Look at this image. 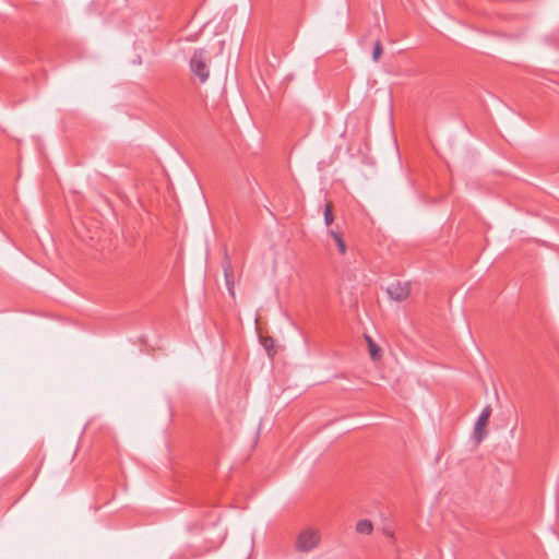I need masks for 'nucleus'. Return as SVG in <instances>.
Returning a JSON list of instances; mask_svg holds the SVG:
<instances>
[{
  "label": "nucleus",
  "mask_w": 559,
  "mask_h": 559,
  "mask_svg": "<svg viewBox=\"0 0 559 559\" xmlns=\"http://www.w3.org/2000/svg\"><path fill=\"white\" fill-rule=\"evenodd\" d=\"M372 530H373V526H372V523L369 520H360L356 524V531L359 534L369 535V534H371Z\"/></svg>",
  "instance_id": "nucleus-8"
},
{
  "label": "nucleus",
  "mask_w": 559,
  "mask_h": 559,
  "mask_svg": "<svg viewBox=\"0 0 559 559\" xmlns=\"http://www.w3.org/2000/svg\"><path fill=\"white\" fill-rule=\"evenodd\" d=\"M225 277H226V284H227L228 290L231 295H234V281H233V274L230 271V266H228V269H225Z\"/></svg>",
  "instance_id": "nucleus-10"
},
{
  "label": "nucleus",
  "mask_w": 559,
  "mask_h": 559,
  "mask_svg": "<svg viewBox=\"0 0 559 559\" xmlns=\"http://www.w3.org/2000/svg\"><path fill=\"white\" fill-rule=\"evenodd\" d=\"M190 69L201 83L207 81L210 71L207 67V57L202 49L195 50L190 59Z\"/></svg>",
  "instance_id": "nucleus-2"
},
{
  "label": "nucleus",
  "mask_w": 559,
  "mask_h": 559,
  "mask_svg": "<svg viewBox=\"0 0 559 559\" xmlns=\"http://www.w3.org/2000/svg\"><path fill=\"white\" fill-rule=\"evenodd\" d=\"M321 540L319 528L306 527L298 534L296 538V549L301 552H308L316 548Z\"/></svg>",
  "instance_id": "nucleus-1"
},
{
  "label": "nucleus",
  "mask_w": 559,
  "mask_h": 559,
  "mask_svg": "<svg viewBox=\"0 0 559 559\" xmlns=\"http://www.w3.org/2000/svg\"><path fill=\"white\" fill-rule=\"evenodd\" d=\"M491 416V407L487 405L479 415L475 428H474V437L477 442H480L486 435V427L488 425L489 418Z\"/></svg>",
  "instance_id": "nucleus-4"
},
{
  "label": "nucleus",
  "mask_w": 559,
  "mask_h": 559,
  "mask_svg": "<svg viewBox=\"0 0 559 559\" xmlns=\"http://www.w3.org/2000/svg\"><path fill=\"white\" fill-rule=\"evenodd\" d=\"M365 340L368 345L369 354L372 360H380L382 357L381 348L374 343L372 337L368 334H365Z\"/></svg>",
  "instance_id": "nucleus-5"
},
{
  "label": "nucleus",
  "mask_w": 559,
  "mask_h": 559,
  "mask_svg": "<svg viewBox=\"0 0 559 559\" xmlns=\"http://www.w3.org/2000/svg\"><path fill=\"white\" fill-rule=\"evenodd\" d=\"M255 324H257V329L259 330L261 344L266 349L267 354L270 356H273L275 354V350H274V340L271 336H263L261 334V332H260V329H261L260 328V321H259L258 318L255 320Z\"/></svg>",
  "instance_id": "nucleus-6"
},
{
  "label": "nucleus",
  "mask_w": 559,
  "mask_h": 559,
  "mask_svg": "<svg viewBox=\"0 0 559 559\" xmlns=\"http://www.w3.org/2000/svg\"><path fill=\"white\" fill-rule=\"evenodd\" d=\"M324 222L328 226H330L334 222V214L332 203L329 202L325 204L324 209Z\"/></svg>",
  "instance_id": "nucleus-9"
},
{
  "label": "nucleus",
  "mask_w": 559,
  "mask_h": 559,
  "mask_svg": "<svg viewBox=\"0 0 559 559\" xmlns=\"http://www.w3.org/2000/svg\"><path fill=\"white\" fill-rule=\"evenodd\" d=\"M382 52H383L382 44L380 40H377L374 44V47H373V51H372V57L376 62L379 61Z\"/></svg>",
  "instance_id": "nucleus-11"
},
{
  "label": "nucleus",
  "mask_w": 559,
  "mask_h": 559,
  "mask_svg": "<svg viewBox=\"0 0 559 559\" xmlns=\"http://www.w3.org/2000/svg\"><path fill=\"white\" fill-rule=\"evenodd\" d=\"M388 294L394 300H405L411 294V284L409 282L395 281L389 285Z\"/></svg>",
  "instance_id": "nucleus-3"
},
{
  "label": "nucleus",
  "mask_w": 559,
  "mask_h": 559,
  "mask_svg": "<svg viewBox=\"0 0 559 559\" xmlns=\"http://www.w3.org/2000/svg\"><path fill=\"white\" fill-rule=\"evenodd\" d=\"M329 234L335 241L340 254L344 255L347 251V247L342 235L335 230H330Z\"/></svg>",
  "instance_id": "nucleus-7"
}]
</instances>
